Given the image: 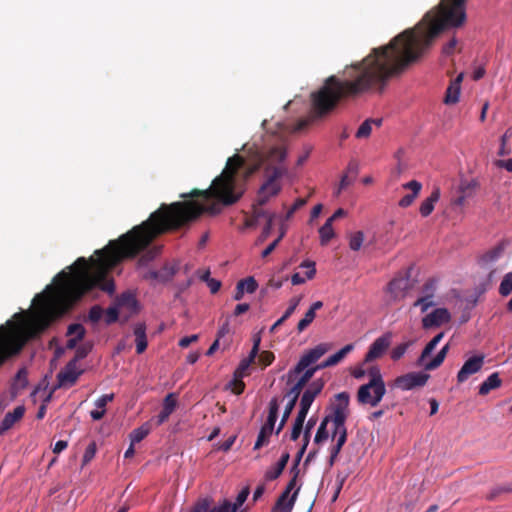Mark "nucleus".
<instances>
[{"label": "nucleus", "mask_w": 512, "mask_h": 512, "mask_svg": "<svg viewBox=\"0 0 512 512\" xmlns=\"http://www.w3.org/2000/svg\"><path fill=\"white\" fill-rule=\"evenodd\" d=\"M150 433V427L147 423L134 429L129 437L132 444L141 442Z\"/></svg>", "instance_id": "37"}, {"label": "nucleus", "mask_w": 512, "mask_h": 512, "mask_svg": "<svg viewBox=\"0 0 512 512\" xmlns=\"http://www.w3.org/2000/svg\"><path fill=\"white\" fill-rule=\"evenodd\" d=\"M250 494L249 487H244L237 495L235 502L233 503V511L232 512H246V508H241L242 505L247 500Z\"/></svg>", "instance_id": "38"}, {"label": "nucleus", "mask_w": 512, "mask_h": 512, "mask_svg": "<svg viewBox=\"0 0 512 512\" xmlns=\"http://www.w3.org/2000/svg\"><path fill=\"white\" fill-rule=\"evenodd\" d=\"M96 443L95 442H91L85 449V452H84V455H83V465L89 463L95 456L96 454Z\"/></svg>", "instance_id": "54"}, {"label": "nucleus", "mask_w": 512, "mask_h": 512, "mask_svg": "<svg viewBox=\"0 0 512 512\" xmlns=\"http://www.w3.org/2000/svg\"><path fill=\"white\" fill-rule=\"evenodd\" d=\"M275 356L271 351H262L259 354L258 362L262 365L263 368L269 366L274 361Z\"/></svg>", "instance_id": "52"}, {"label": "nucleus", "mask_w": 512, "mask_h": 512, "mask_svg": "<svg viewBox=\"0 0 512 512\" xmlns=\"http://www.w3.org/2000/svg\"><path fill=\"white\" fill-rule=\"evenodd\" d=\"M463 78L464 73H460L454 81H450V104H455L459 101Z\"/></svg>", "instance_id": "34"}, {"label": "nucleus", "mask_w": 512, "mask_h": 512, "mask_svg": "<svg viewBox=\"0 0 512 512\" xmlns=\"http://www.w3.org/2000/svg\"><path fill=\"white\" fill-rule=\"evenodd\" d=\"M408 288L409 279L407 277H396L388 283L386 292L389 294L390 300L396 302L405 297Z\"/></svg>", "instance_id": "16"}, {"label": "nucleus", "mask_w": 512, "mask_h": 512, "mask_svg": "<svg viewBox=\"0 0 512 512\" xmlns=\"http://www.w3.org/2000/svg\"><path fill=\"white\" fill-rule=\"evenodd\" d=\"M391 344V333L378 337L369 347L365 355V362H371L380 358Z\"/></svg>", "instance_id": "15"}, {"label": "nucleus", "mask_w": 512, "mask_h": 512, "mask_svg": "<svg viewBox=\"0 0 512 512\" xmlns=\"http://www.w3.org/2000/svg\"><path fill=\"white\" fill-rule=\"evenodd\" d=\"M114 399V394L111 393V394H105V395H102L101 397H99L96 401H95V406L98 408V409H105L106 405L111 402L112 400Z\"/></svg>", "instance_id": "59"}, {"label": "nucleus", "mask_w": 512, "mask_h": 512, "mask_svg": "<svg viewBox=\"0 0 512 512\" xmlns=\"http://www.w3.org/2000/svg\"><path fill=\"white\" fill-rule=\"evenodd\" d=\"M286 158L287 144L283 139L267 144L259 153V163L264 174H274V172L280 171L279 176L288 175Z\"/></svg>", "instance_id": "4"}, {"label": "nucleus", "mask_w": 512, "mask_h": 512, "mask_svg": "<svg viewBox=\"0 0 512 512\" xmlns=\"http://www.w3.org/2000/svg\"><path fill=\"white\" fill-rule=\"evenodd\" d=\"M103 315V309L99 305H94L90 308L88 313V320L91 323H97Z\"/></svg>", "instance_id": "50"}, {"label": "nucleus", "mask_w": 512, "mask_h": 512, "mask_svg": "<svg viewBox=\"0 0 512 512\" xmlns=\"http://www.w3.org/2000/svg\"><path fill=\"white\" fill-rule=\"evenodd\" d=\"M409 346L410 343L405 342L394 347L391 351V359L394 361L399 360L406 353Z\"/></svg>", "instance_id": "48"}, {"label": "nucleus", "mask_w": 512, "mask_h": 512, "mask_svg": "<svg viewBox=\"0 0 512 512\" xmlns=\"http://www.w3.org/2000/svg\"><path fill=\"white\" fill-rule=\"evenodd\" d=\"M74 329L78 330V335L73 338L68 339V341L66 343L67 349H74L76 347L77 343L80 342L85 336V333H86L85 328L79 323H74V324L69 325L68 330H67V335L68 336L73 335Z\"/></svg>", "instance_id": "30"}, {"label": "nucleus", "mask_w": 512, "mask_h": 512, "mask_svg": "<svg viewBox=\"0 0 512 512\" xmlns=\"http://www.w3.org/2000/svg\"><path fill=\"white\" fill-rule=\"evenodd\" d=\"M301 268H306L305 275L307 279H312L316 274L315 262L306 260L300 264Z\"/></svg>", "instance_id": "55"}, {"label": "nucleus", "mask_w": 512, "mask_h": 512, "mask_svg": "<svg viewBox=\"0 0 512 512\" xmlns=\"http://www.w3.org/2000/svg\"><path fill=\"white\" fill-rule=\"evenodd\" d=\"M483 363V356H473L469 358L458 372V381L464 382L465 380H467L470 375L478 372L482 368Z\"/></svg>", "instance_id": "18"}, {"label": "nucleus", "mask_w": 512, "mask_h": 512, "mask_svg": "<svg viewBox=\"0 0 512 512\" xmlns=\"http://www.w3.org/2000/svg\"><path fill=\"white\" fill-rule=\"evenodd\" d=\"M315 424H316V419L312 417L307 421L305 428L303 427V430H304L303 431V442H306V445L309 444L311 430Z\"/></svg>", "instance_id": "57"}, {"label": "nucleus", "mask_w": 512, "mask_h": 512, "mask_svg": "<svg viewBox=\"0 0 512 512\" xmlns=\"http://www.w3.org/2000/svg\"><path fill=\"white\" fill-rule=\"evenodd\" d=\"M290 472L292 474V478L290 479V481L288 482L285 490L283 491V492H287V494H289V495H290L291 491L293 489H295V487L297 485V479H298V476H299V473H300V470L297 467V463H294V465L291 468Z\"/></svg>", "instance_id": "44"}, {"label": "nucleus", "mask_w": 512, "mask_h": 512, "mask_svg": "<svg viewBox=\"0 0 512 512\" xmlns=\"http://www.w3.org/2000/svg\"><path fill=\"white\" fill-rule=\"evenodd\" d=\"M177 405V400L173 393L168 394L163 401V407L156 417V425L160 426L166 422L169 416L173 413Z\"/></svg>", "instance_id": "22"}, {"label": "nucleus", "mask_w": 512, "mask_h": 512, "mask_svg": "<svg viewBox=\"0 0 512 512\" xmlns=\"http://www.w3.org/2000/svg\"><path fill=\"white\" fill-rule=\"evenodd\" d=\"M325 383L322 379H316L308 384L300 399V409L297 416L306 418L315 398L322 392Z\"/></svg>", "instance_id": "9"}, {"label": "nucleus", "mask_w": 512, "mask_h": 512, "mask_svg": "<svg viewBox=\"0 0 512 512\" xmlns=\"http://www.w3.org/2000/svg\"><path fill=\"white\" fill-rule=\"evenodd\" d=\"M272 432V429L267 428V426L263 425L254 444V449H260L262 446L268 444L269 437L271 436Z\"/></svg>", "instance_id": "39"}, {"label": "nucleus", "mask_w": 512, "mask_h": 512, "mask_svg": "<svg viewBox=\"0 0 512 512\" xmlns=\"http://www.w3.org/2000/svg\"><path fill=\"white\" fill-rule=\"evenodd\" d=\"M252 363L253 362L251 360H249L248 358H244L240 362L238 368L235 371V377L236 378H243L244 376L248 375L247 370H248V368L250 367V365Z\"/></svg>", "instance_id": "51"}, {"label": "nucleus", "mask_w": 512, "mask_h": 512, "mask_svg": "<svg viewBox=\"0 0 512 512\" xmlns=\"http://www.w3.org/2000/svg\"><path fill=\"white\" fill-rule=\"evenodd\" d=\"M448 28V0L429 10L412 28L405 29L384 46L373 48L361 61L345 66L342 76L331 75L311 93L312 119L324 118L349 98L369 92L383 93L428 52Z\"/></svg>", "instance_id": "2"}, {"label": "nucleus", "mask_w": 512, "mask_h": 512, "mask_svg": "<svg viewBox=\"0 0 512 512\" xmlns=\"http://www.w3.org/2000/svg\"><path fill=\"white\" fill-rule=\"evenodd\" d=\"M499 292L502 296H507L512 292V273L504 277L500 284Z\"/></svg>", "instance_id": "46"}, {"label": "nucleus", "mask_w": 512, "mask_h": 512, "mask_svg": "<svg viewBox=\"0 0 512 512\" xmlns=\"http://www.w3.org/2000/svg\"><path fill=\"white\" fill-rule=\"evenodd\" d=\"M332 224V222L326 220L324 225L319 229L321 245L328 244V242L335 236Z\"/></svg>", "instance_id": "36"}, {"label": "nucleus", "mask_w": 512, "mask_h": 512, "mask_svg": "<svg viewBox=\"0 0 512 512\" xmlns=\"http://www.w3.org/2000/svg\"><path fill=\"white\" fill-rule=\"evenodd\" d=\"M443 336L444 332H441L427 343L418 359L419 366H423L426 370H434L443 363L446 354L448 353V343L441 348L439 353L432 360L427 361V358L431 355L432 351L436 348Z\"/></svg>", "instance_id": "7"}, {"label": "nucleus", "mask_w": 512, "mask_h": 512, "mask_svg": "<svg viewBox=\"0 0 512 512\" xmlns=\"http://www.w3.org/2000/svg\"><path fill=\"white\" fill-rule=\"evenodd\" d=\"M372 131V118L366 119L356 131V138L363 139L368 138Z\"/></svg>", "instance_id": "41"}, {"label": "nucleus", "mask_w": 512, "mask_h": 512, "mask_svg": "<svg viewBox=\"0 0 512 512\" xmlns=\"http://www.w3.org/2000/svg\"><path fill=\"white\" fill-rule=\"evenodd\" d=\"M336 404L333 407V431L332 439H336V444L343 447L347 440V428L345 422L347 419V409L350 396L347 392H340L336 396Z\"/></svg>", "instance_id": "6"}, {"label": "nucleus", "mask_w": 512, "mask_h": 512, "mask_svg": "<svg viewBox=\"0 0 512 512\" xmlns=\"http://www.w3.org/2000/svg\"><path fill=\"white\" fill-rule=\"evenodd\" d=\"M283 236H284V231H282L281 234L279 235V237L263 250V252H262L263 258L267 257L274 251V249L277 247V245L279 244V242L281 241Z\"/></svg>", "instance_id": "61"}, {"label": "nucleus", "mask_w": 512, "mask_h": 512, "mask_svg": "<svg viewBox=\"0 0 512 512\" xmlns=\"http://www.w3.org/2000/svg\"><path fill=\"white\" fill-rule=\"evenodd\" d=\"M198 335L197 334H193V335H190V336H185L183 338L180 339L179 341V346L182 347V348H187L191 343H194L198 340Z\"/></svg>", "instance_id": "63"}, {"label": "nucleus", "mask_w": 512, "mask_h": 512, "mask_svg": "<svg viewBox=\"0 0 512 512\" xmlns=\"http://www.w3.org/2000/svg\"><path fill=\"white\" fill-rule=\"evenodd\" d=\"M15 382L19 383L22 388L27 385V372L25 369H20L17 372Z\"/></svg>", "instance_id": "64"}, {"label": "nucleus", "mask_w": 512, "mask_h": 512, "mask_svg": "<svg viewBox=\"0 0 512 512\" xmlns=\"http://www.w3.org/2000/svg\"><path fill=\"white\" fill-rule=\"evenodd\" d=\"M278 411H279L278 400H277V398H272L269 402L268 417L264 424L265 426H267V428L274 430V426H275V423L278 418Z\"/></svg>", "instance_id": "33"}, {"label": "nucleus", "mask_w": 512, "mask_h": 512, "mask_svg": "<svg viewBox=\"0 0 512 512\" xmlns=\"http://www.w3.org/2000/svg\"><path fill=\"white\" fill-rule=\"evenodd\" d=\"M240 286L244 289V292L254 293L258 287V284L254 277H247L238 282Z\"/></svg>", "instance_id": "47"}, {"label": "nucleus", "mask_w": 512, "mask_h": 512, "mask_svg": "<svg viewBox=\"0 0 512 512\" xmlns=\"http://www.w3.org/2000/svg\"><path fill=\"white\" fill-rule=\"evenodd\" d=\"M466 0H450V30L466 22Z\"/></svg>", "instance_id": "14"}, {"label": "nucleus", "mask_w": 512, "mask_h": 512, "mask_svg": "<svg viewBox=\"0 0 512 512\" xmlns=\"http://www.w3.org/2000/svg\"><path fill=\"white\" fill-rule=\"evenodd\" d=\"M453 299V309L458 308L462 310V314L459 318V323H466L470 319V311L475 307L477 299L470 298H460L455 290L450 291V303Z\"/></svg>", "instance_id": "11"}, {"label": "nucleus", "mask_w": 512, "mask_h": 512, "mask_svg": "<svg viewBox=\"0 0 512 512\" xmlns=\"http://www.w3.org/2000/svg\"><path fill=\"white\" fill-rule=\"evenodd\" d=\"M299 489L300 487L294 491L291 497H289L287 492H282L273 507V512H291L294 507Z\"/></svg>", "instance_id": "21"}, {"label": "nucleus", "mask_w": 512, "mask_h": 512, "mask_svg": "<svg viewBox=\"0 0 512 512\" xmlns=\"http://www.w3.org/2000/svg\"><path fill=\"white\" fill-rule=\"evenodd\" d=\"M429 377V374L424 372H410L397 377L395 384L402 390H412L417 387H423L427 383Z\"/></svg>", "instance_id": "10"}, {"label": "nucleus", "mask_w": 512, "mask_h": 512, "mask_svg": "<svg viewBox=\"0 0 512 512\" xmlns=\"http://www.w3.org/2000/svg\"><path fill=\"white\" fill-rule=\"evenodd\" d=\"M448 319V310L445 308L436 309L430 314H427L422 319V324L424 328H432L435 326H439L442 322Z\"/></svg>", "instance_id": "24"}, {"label": "nucleus", "mask_w": 512, "mask_h": 512, "mask_svg": "<svg viewBox=\"0 0 512 512\" xmlns=\"http://www.w3.org/2000/svg\"><path fill=\"white\" fill-rule=\"evenodd\" d=\"M242 156L228 158L222 173L204 190L193 189L181 198H190L161 206L140 225L111 240L104 248L95 251L96 257L87 260L79 257L69 272L61 271L54 278V285L35 296L37 302L28 319V340L39 337L53 322L68 313L81 298L94 288L112 295L115 283L108 274L124 259L134 258L152 241L166 232L189 227L203 214L219 215L223 206L238 202L244 194V184L238 180L244 166Z\"/></svg>", "instance_id": "1"}, {"label": "nucleus", "mask_w": 512, "mask_h": 512, "mask_svg": "<svg viewBox=\"0 0 512 512\" xmlns=\"http://www.w3.org/2000/svg\"><path fill=\"white\" fill-rule=\"evenodd\" d=\"M116 306L119 307H126L128 308L132 313L138 312V302L135 297V295L131 292H123L120 296H118L116 300Z\"/></svg>", "instance_id": "27"}, {"label": "nucleus", "mask_w": 512, "mask_h": 512, "mask_svg": "<svg viewBox=\"0 0 512 512\" xmlns=\"http://www.w3.org/2000/svg\"><path fill=\"white\" fill-rule=\"evenodd\" d=\"M284 468L280 467L277 463L268 469L265 473V479L268 481H273L277 479L283 472Z\"/></svg>", "instance_id": "53"}, {"label": "nucleus", "mask_w": 512, "mask_h": 512, "mask_svg": "<svg viewBox=\"0 0 512 512\" xmlns=\"http://www.w3.org/2000/svg\"><path fill=\"white\" fill-rule=\"evenodd\" d=\"M82 374L77 370L75 361H69L65 368L57 374V387H72Z\"/></svg>", "instance_id": "13"}, {"label": "nucleus", "mask_w": 512, "mask_h": 512, "mask_svg": "<svg viewBox=\"0 0 512 512\" xmlns=\"http://www.w3.org/2000/svg\"><path fill=\"white\" fill-rule=\"evenodd\" d=\"M178 271V266L176 264H165L159 270H150L145 275L144 278L147 280H154L158 283H166L173 279L175 274Z\"/></svg>", "instance_id": "17"}, {"label": "nucleus", "mask_w": 512, "mask_h": 512, "mask_svg": "<svg viewBox=\"0 0 512 512\" xmlns=\"http://www.w3.org/2000/svg\"><path fill=\"white\" fill-rule=\"evenodd\" d=\"M353 349H354V345L353 344H347L342 349H340L337 353L329 356L321 364L316 365L314 367H310L309 366V367H307V369H315V373H316L318 370H321V369H324V368H327V367H331V366H335L338 363H340L345 358V356L348 353H350Z\"/></svg>", "instance_id": "19"}, {"label": "nucleus", "mask_w": 512, "mask_h": 512, "mask_svg": "<svg viewBox=\"0 0 512 512\" xmlns=\"http://www.w3.org/2000/svg\"><path fill=\"white\" fill-rule=\"evenodd\" d=\"M370 381L361 385L357 392V400L360 404L377 406L386 393L385 383L378 367L369 369Z\"/></svg>", "instance_id": "5"}, {"label": "nucleus", "mask_w": 512, "mask_h": 512, "mask_svg": "<svg viewBox=\"0 0 512 512\" xmlns=\"http://www.w3.org/2000/svg\"><path fill=\"white\" fill-rule=\"evenodd\" d=\"M333 412L330 415H327L321 422L320 426L318 427V430L316 432V435L314 437V442L316 444H320L323 441L327 440L328 438V431H327V425L329 422L333 424Z\"/></svg>", "instance_id": "32"}, {"label": "nucleus", "mask_w": 512, "mask_h": 512, "mask_svg": "<svg viewBox=\"0 0 512 512\" xmlns=\"http://www.w3.org/2000/svg\"><path fill=\"white\" fill-rule=\"evenodd\" d=\"M133 333L135 336L136 352L142 354L147 348L146 325L145 323H137L134 326Z\"/></svg>", "instance_id": "25"}, {"label": "nucleus", "mask_w": 512, "mask_h": 512, "mask_svg": "<svg viewBox=\"0 0 512 512\" xmlns=\"http://www.w3.org/2000/svg\"><path fill=\"white\" fill-rule=\"evenodd\" d=\"M306 203V200L305 199H302V198H298L294 204L292 205V207L287 211V214H286V218L289 219L295 212L296 210H298L300 207H302L303 205H305Z\"/></svg>", "instance_id": "62"}, {"label": "nucleus", "mask_w": 512, "mask_h": 512, "mask_svg": "<svg viewBox=\"0 0 512 512\" xmlns=\"http://www.w3.org/2000/svg\"><path fill=\"white\" fill-rule=\"evenodd\" d=\"M501 385V379L498 373H492L488 378L480 385L479 394L486 395L492 389L498 388Z\"/></svg>", "instance_id": "31"}, {"label": "nucleus", "mask_w": 512, "mask_h": 512, "mask_svg": "<svg viewBox=\"0 0 512 512\" xmlns=\"http://www.w3.org/2000/svg\"><path fill=\"white\" fill-rule=\"evenodd\" d=\"M300 301H301V297L300 296H296V297L291 298L290 301H289V306H288V308L286 309V311L284 312V314L282 316L284 318L288 319L294 313V311L296 310V308L299 305Z\"/></svg>", "instance_id": "56"}, {"label": "nucleus", "mask_w": 512, "mask_h": 512, "mask_svg": "<svg viewBox=\"0 0 512 512\" xmlns=\"http://www.w3.org/2000/svg\"><path fill=\"white\" fill-rule=\"evenodd\" d=\"M440 198L439 189L432 191L429 197H427L420 205L419 212L423 217L429 216L434 210L435 203Z\"/></svg>", "instance_id": "28"}, {"label": "nucleus", "mask_w": 512, "mask_h": 512, "mask_svg": "<svg viewBox=\"0 0 512 512\" xmlns=\"http://www.w3.org/2000/svg\"><path fill=\"white\" fill-rule=\"evenodd\" d=\"M213 512H232L233 511V503L228 499H224L222 503L218 506H212Z\"/></svg>", "instance_id": "58"}, {"label": "nucleus", "mask_w": 512, "mask_h": 512, "mask_svg": "<svg viewBox=\"0 0 512 512\" xmlns=\"http://www.w3.org/2000/svg\"><path fill=\"white\" fill-rule=\"evenodd\" d=\"M432 288H433V284L430 282H428L424 285L425 292H429L430 290H432ZM434 305H435V303L433 301V295L429 294V293H427L423 297L418 298L413 304L414 307H420L421 312H426L430 307H432Z\"/></svg>", "instance_id": "29"}, {"label": "nucleus", "mask_w": 512, "mask_h": 512, "mask_svg": "<svg viewBox=\"0 0 512 512\" xmlns=\"http://www.w3.org/2000/svg\"><path fill=\"white\" fill-rule=\"evenodd\" d=\"M260 342H261V338L260 336H255L253 338V347L249 353V356L247 357L249 360H251L252 362L255 361L258 353H259V346H260Z\"/></svg>", "instance_id": "60"}, {"label": "nucleus", "mask_w": 512, "mask_h": 512, "mask_svg": "<svg viewBox=\"0 0 512 512\" xmlns=\"http://www.w3.org/2000/svg\"><path fill=\"white\" fill-rule=\"evenodd\" d=\"M402 188L406 190H411V193L403 196L398 203L400 207L407 208L410 205H412L414 200L418 197L422 189V184L417 180H411L403 184Z\"/></svg>", "instance_id": "20"}, {"label": "nucleus", "mask_w": 512, "mask_h": 512, "mask_svg": "<svg viewBox=\"0 0 512 512\" xmlns=\"http://www.w3.org/2000/svg\"><path fill=\"white\" fill-rule=\"evenodd\" d=\"M332 345L329 343H320L314 348L306 351L294 368L290 369L287 373V382H292L297 375L301 374L296 383L287 391L286 397H290L289 402L286 404L281 421L276 429V434H279L285 426L288 418L290 417L297 400L303 388L309 383L315 374V369H307V367L316 363L324 354H326Z\"/></svg>", "instance_id": "3"}, {"label": "nucleus", "mask_w": 512, "mask_h": 512, "mask_svg": "<svg viewBox=\"0 0 512 512\" xmlns=\"http://www.w3.org/2000/svg\"><path fill=\"white\" fill-rule=\"evenodd\" d=\"M364 241V233L362 231H357L350 235L349 238V247L353 251H358Z\"/></svg>", "instance_id": "42"}, {"label": "nucleus", "mask_w": 512, "mask_h": 512, "mask_svg": "<svg viewBox=\"0 0 512 512\" xmlns=\"http://www.w3.org/2000/svg\"><path fill=\"white\" fill-rule=\"evenodd\" d=\"M476 183L474 181L462 184L459 188L460 195L454 202H450V214L454 212L459 219L462 218V207L467 198H471L476 190Z\"/></svg>", "instance_id": "12"}, {"label": "nucleus", "mask_w": 512, "mask_h": 512, "mask_svg": "<svg viewBox=\"0 0 512 512\" xmlns=\"http://www.w3.org/2000/svg\"><path fill=\"white\" fill-rule=\"evenodd\" d=\"M265 204H259L256 198L252 205V215L246 220V225L249 227L257 225L261 219L267 220L269 216L276 215L274 212H269L263 208Z\"/></svg>", "instance_id": "23"}, {"label": "nucleus", "mask_w": 512, "mask_h": 512, "mask_svg": "<svg viewBox=\"0 0 512 512\" xmlns=\"http://www.w3.org/2000/svg\"><path fill=\"white\" fill-rule=\"evenodd\" d=\"M24 413L25 407L23 405L15 407L12 412H8L1 422L2 430L7 431L12 428L16 422L22 419Z\"/></svg>", "instance_id": "26"}, {"label": "nucleus", "mask_w": 512, "mask_h": 512, "mask_svg": "<svg viewBox=\"0 0 512 512\" xmlns=\"http://www.w3.org/2000/svg\"><path fill=\"white\" fill-rule=\"evenodd\" d=\"M315 315L316 314L312 310H308L305 313L304 318L301 319L297 325V330L299 333L303 332L313 322Z\"/></svg>", "instance_id": "45"}, {"label": "nucleus", "mask_w": 512, "mask_h": 512, "mask_svg": "<svg viewBox=\"0 0 512 512\" xmlns=\"http://www.w3.org/2000/svg\"><path fill=\"white\" fill-rule=\"evenodd\" d=\"M306 418L296 416V419L293 423L292 431L290 434V439L292 441H296L303 430L304 422Z\"/></svg>", "instance_id": "43"}, {"label": "nucleus", "mask_w": 512, "mask_h": 512, "mask_svg": "<svg viewBox=\"0 0 512 512\" xmlns=\"http://www.w3.org/2000/svg\"><path fill=\"white\" fill-rule=\"evenodd\" d=\"M280 171L274 174H264V181L257 191L256 198L259 204H267L270 199L276 197L282 190L279 180L283 176H279Z\"/></svg>", "instance_id": "8"}, {"label": "nucleus", "mask_w": 512, "mask_h": 512, "mask_svg": "<svg viewBox=\"0 0 512 512\" xmlns=\"http://www.w3.org/2000/svg\"><path fill=\"white\" fill-rule=\"evenodd\" d=\"M214 501L211 497L199 498L192 506L190 512H213Z\"/></svg>", "instance_id": "35"}, {"label": "nucleus", "mask_w": 512, "mask_h": 512, "mask_svg": "<svg viewBox=\"0 0 512 512\" xmlns=\"http://www.w3.org/2000/svg\"><path fill=\"white\" fill-rule=\"evenodd\" d=\"M105 314H106V316H105L104 321L107 325H111V324L115 323L119 318L118 307L116 305L109 307L106 310Z\"/></svg>", "instance_id": "49"}, {"label": "nucleus", "mask_w": 512, "mask_h": 512, "mask_svg": "<svg viewBox=\"0 0 512 512\" xmlns=\"http://www.w3.org/2000/svg\"><path fill=\"white\" fill-rule=\"evenodd\" d=\"M503 250L504 248L501 245L492 248L482 256V261L485 263L496 261L502 255Z\"/></svg>", "instance_id": "40"}]
</instances>
